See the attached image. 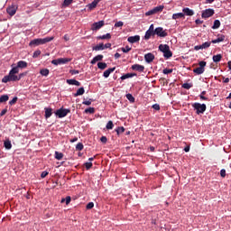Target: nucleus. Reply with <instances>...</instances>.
Instances as JSON below:
<instances>
[{"instance_id": "obj_1", "label": "nucleus", "mask_w": 231, "mask_h": 231, "mask_svg": "<svg viewBox=\"0 0 231 231\" xmlns=\"http://www.w3.org/2000/svg\"><path fill=\"white\" fill-rule=\"evenodd\" d=\"M17 73H19L17 68L13 67L9 71V74L2 79V82H4V84H6L7 82H18L19 78H17Z\"/></svg>"}, {"instance_id": "obj_2", "label": "nucleus", "mask_w": 231, "mask_h": 231, "mask_svg": "<svg viewBox=\"0 0 231 231\" xmlns=\"http://www.w3.org/2000/svg\"><path fill=\"white\" fill-rule=\"evenodd\" d=\"M53 39H55V37H53V36L34 39V40H32L30 42L29 46H41L42 44H46L48 42H51V41H53Z\"/></svg>"}, {"instance_id": "obj_3", "label": "nucleus", "mask_w": 231, "mask_h": 231, "mask_svg": "<svg viewBox=\"0 0 231 231\" xmlns=\"http://www.w3.org/2000/svg\"><path fill=\"white\" fill-rule=\"evenodd\" d=\"M159 51L163 52L164 59H171L172 57V51H171V47L168 44H160Z\"/></svg>"}, {"instance_id": "obj_4", "label": "nucleus", "mask_w": 231, "mask_h": 231, "mask_svg": "<svg viewBox=\"0 0 231 231\" xmlns=\"http://www.w3.org/2000/svg\"><path fill=\"white\" fill-rule=\"evenodd\" d=\"M192 107L197 115H203L207 111V105L200 103H193Z\"/></svg>"}, {"instance_id": "obj_5", "label": "nucleus", "mask_w": 231, "mask_h": 231, "mask_svg": "<svg viewBox=\"0 0 231 231\" xmlns=\"http://www.w3.org/2000/svg\"><path fill=\"white\" fill-rule=\"evenodd\" d=\"M199 66V68L193 69V73H196V75H203V73H205V66H207V61H200Z\"/></svg>"}, {"instance_id": "obj_6", "label": "nucleus", "mask_w": 231, "mask_h": 231, "mask_svg": "<svg viewBox=\"0 0 231 231\" xmlns=\"http://www.w3.org/2000/svg\"><path fill=\"white\" fill-rule=\"evenodd\" d=\"M69 113H71V110L68 108H60L55 111V115L58 118H64L65 116H68Z\"/></svg>"}, {"instance_id": "obj_7", "label": "nucleus", "mask_w": 231, "mask_h": 231, "mask_svg": "<svg viewBox=\"0 0 231 231\" xmlns=\"http://www.w3.org/2000/svg\"><path fill=\"white\" fill-rule=\"evenodd\" d=\"M70 59L69 58H60L57 60H51V64H53L54 66H59L60 64H68V62H70Z\"/></svg>"}, {"instance_id": "obj_8", "label": "nucleus", "mask_w": 231, "mask_h": 231, "mask_svg": "<svg viewBox=\"0 0 231 231\" xmlns=\"http://www.w3.org/2000/svg\"><path fill=\"white\" fill-rule=\"evenodd\" d=\"M215 12L214 9H206L202 12L201 17L202 19H208V17H212L214 15Z\"/></svg>"}, {"instance_id": "obj_9", "label": "nucleus", "mask_w": 231, "mask_h": 231, "mask_svg": "<svg viewBox=\"0 0 231 231\" xmlns=\"http://www.w3.org/2000/svg\"><path fill=\"white\" fill-rule=\"evenodd\" d=\"M158 12H163V5L154 7L153 9L148 11L145 15H154V14H158Z\"/></svg>"}, {"instance_id": "obj_10", "label": "nucleus", "mask_w": 231, "mask_h": 231, "mask_svg": "<svg viewBox=\"0 0 231 231\" xmlns=\"http://www.w3.org/2000/svg\"><path fill=\"white\" fill-rule=\"evenodd\" d=\"M104 24H106L105 22H104V20L99 21V22H96V23H94L92 24L91 30H92L93 32H97V30H100V28H102V26H104Z\"/></svg>"}, {"instance_id": "obj_11", "label": "nucleus", "mask_w": 231, "mask_h": 231, "mask_svg": "<svg viewBox=\"0 0 231 231\" xmlns=\"http://www.w3.org/2000/svg\"><path fill=\"white\" fill-rule=\"evenodd\" d=\"M155 35L158 37H167L168 33L162 27L155 28Z\"/></svg>"}, {"instance_id": "obj_12", "label": "nucleus", "mask_w": 231, "mask_h": 231, "mask_svg": "<svg viewBox=\"0 0 231 231\" xmlns=\"http://www.w3.org/2000/svg\"><path fill=\"white\" fill-rule=\"evenodd\" d=\"M131 68L134 71H139V73H143V71H145V66L143 65L134 64Z\"/></svg>"}, {"instance_id": "obj_13", "label": "nucleus", "mask_w": 231, "mask_h": 231, "mask_svg": "<svg viewBox=\"0 0 231 231\" xmlns=\"http://www.w3.org/2000/svg\"><path fill=\"white\" fill-rule=\"evenodd\" d=\"M154 54L148 52L147 54L144 55V60L147 62V64H151L152 60H154Z\"/></svg>"}, {"instance_id": "obj_14", "label": "nucleus", "mask_w": 231, "mask_h": 231, "mask_svg": "<svg viewBox=\"0 0 231 231\" xmlns=\"http://www.w3.org/2000/svg\"><path fill=\"white\" fill-rule=\"evenodd\" d=\"M14 68H17L18 73H19V68L21 69H24V68H28V62L24 61V60H20L17 62V66L14 67Z\"/></svg>"}, {"instance_id": "obj_15", "label": "nucleus", "mask_w": 231, "mask_h": 231, "mask_svg": "<svg viewBox=\"0 0 231 231\" xmlns=\"http://www.w3.org/2000/svg\"><path fill=\"white\" fill-rule=\"evenodd\" d=\"M128 42L134 44V42H140V35L130 36L127 39Z\"/></svg>"}, {"instance_id": "obj_16", "label": "nucleus", "mask_w": 231, "mask_h": 231, "mask_svg": "<svg viewBox=\"0 0 231 231\" xmlns=\"http://www.w3.org/2000/svg\"><path fill=\"white\" fill-rule=\"evenodd\" d=\"M154 35H156L155 31H150L148 29L145 32L144 39L145 41H149V39H151V37H154Z\"/></svg>"}, {"instance_id": "obj_17", "label": "nucleus", "mask_w": 231, "mask_h": 231, "mask_svg": "<svg viewBox=\"0 0 231 231\" xmlns=\"http://www.w3.org/2000/svg\"><path fill=\"white\" fill-rule=\"evenodd\" d=\"M182 12L184 15H188L189 17H192V15H194V11L189 7L183 8Z\"/></svg>"}, {"instance_id": "obj_18", "label": "nucleus", "mask_w": 231, "mask_h": 231, "mask_svg": "<svg viewBox=\"0 0 231 231\" xmlns=\"http://www.w3.org/2000/svg\"><path fill=\"white\" fill-rule=\"evenodd\" d=\"M115 69H116V67L105 70V72L103 73V77H105V79L109 78V76L111 75V73H113V71H115Z\"/></svg>"}, {"instance_id": "obj_19", "label": "nucleus", "mask_w": 231, "mask_h": 231, "mask_svg": "<svg viewBox=\"0 0 231 231\" xmlns=\"http://www.w3.org/2000/svg\"><path fill=\"white\" fill-rule=\"evenodd\" d=\"M44 110H45V118L46 120H48V118H50L51 115H53V109L50 107H45Z\"/></svg>"}, {"instance_id": "obj_20", "label": "nucleus", "mask_w": 231, "mask_h": 231, "mask_svg": "<svg viewBox=\"0 0 231 231\" xmlns=\"http://www.w3.org/2000/svg\"><path fill=\"white\" fill-rule=\"evenodd\" d=\"M102 59H104V55L99 54L93 58V60L90 61V64H97V62L102 60Z\"/></svg>"}, {"instance_id": "obj_21", "label": "nucleus", "mask_w": 231, "mask_h": 231, "mask_svg": "<svg viewBox=\"0 0 231 231\" xmlns=\"http://www.w3.org/2000/svg\"><path fill=\"white\" fill-rule=\"evenodd\" d=\"M133 77H136V73H126L121 77V80H125L127 79H133Z\"/></svg>"}, {"instance_id": "obj_22", "label": "nucleus", "mask_w": 231, "mask_h": 231, "mask_svg": "<svg viewBox=\"0 0 231 231\" xmlns=\"http://www.w3.org/2000/svg\"><path fill=\"white\" fill-rule=\"evenodd\" d=\"M67 84L69 86H80V82L77 79H67Z\"/></svg>"}, {"instance_id": "obj_23", "label": "nucleus", "mask_w": 231, "mask_h": 231, "mask_svg": "<svg viewBox=\"0 0 231 231\" xmlns=\"http://www.w3.org/2000/svg\"><path fill=\"white\" fill-rule=\"evenodd\" d=\"M84 93H86V90L84 89V87L79 88L77 92L74 94V97H80L82 95H84Z\"/></svg>"}, {"instance_id": "obj_24", "label": "nucleus", "mask_w": 231, "mask_h": 231, "mask_svg": "<svg viewBox=\"0 0 231 231\" xmlns=\"http://www.w3.org/2000/svg\"><path fill=\"white\" fill-rule=\"evenodd\" d=\"M6 12L9 15L14 16V14H16L17 10L15 9V6H11L7 8Z\"/></svg>"}, {"instance_id": "obj_25", "label": "nucleus", "mask_w": 231, "mask_h": 231, "mask_svg": "<svg viewBox=\"0 0 231 231\" xmlns=\"http://www.w3.org/2000/svg\"><path fill=\"white\" fill-rule=\"evenodd\" d=\"M94 51H102L105 50L104 43H99L98 45H96L95 47L92 48Z\"/></svg>"}, {"instance_id": "obj_26", "label": "nucleus", "mask_w": 231, "mask_h": 231, "mask_svg": "<svg viewBox=\"0 0 231 231\" xmlns=\"http://www.w3.org/2000/svg\"><path fill=\"white\" fill-rule=\"evenodd\" d=\"M225 41V35H220L217 39L212 40L211 42L212 44H217V42H223Z\"/></svg>"}, {"instance_id": "obj_27", "label": "nucleus", "mask_w": 231, "mask_h": 231, "mask_svg": "<svg viewBox=\"0 0 231 231\" xmlns=\"http://www.w3.org/2000/svg\"><path fill=\"white\" fill-rule=\"evenodd\" d=\"M4 146L5 147V149H7V151H10V149H12V141L11 140H5L4 142Z\"/></svg>"}, {"instance_id": "obj_28", "label": "nucleus", "mask_w": 231, "mask_h": 231, "mask_svg": "<svg viewBox=\"0 0 231 231\" xmlns=\"http://www.w3.org/2000/svg\"><path fill=\"white\" fill-rule=\"evenodd\" d=\"M221 59H223V55L217 54L213 56V62H221Z\"/></svg>"}, {"instance_id": "obj_29", "label": "nucleus", "mask_w": 231, "mask_h": 231, "mask_svg": "<svg viewBox=\"0 0 231 231\" xmlns=\"http://www.w3.org/2000/svg\"><path fill=\"white\" fill-rule=\"evenodd\" d=\"M183 17H185V14L183 13L173 14V15H172V19H174V20L181 19Z\"/></svg>"}, {"instance_id": "obj_30", "label": "nucleus", "mask_w": 231, "mask_h": 231, "mask_svg": "<svg viewBox=\"0 0 231 231\" xmlns=\"http://www.w3.org/2000/svg\"><path fill=\"white\" fill-rule=\"evenodd\" d=\"M219 26H221V22L219 20H215L212 26V30H217Z\"/></svg>"}, {"instance_id": "obj_31", "label": "nucleus", "mask_w": 231, "mask_h": 231, "mask_svg": "<svg viewBox=\"0 0 231 231\" xmlns=\"http://www.w3.org/2000/svg\"><path fill=\"white\" fill-rule=\"evenodd\" d=\"M97 5H98V0H94L91 4L88 5L89 10L97 8Z\"/></svg>"}, {"instance_id": "obj_32", "label": "nucleus", "mask_w": 231, "mask_h": 231, "mask_svg": "<svg viewBox=\"0 0 231 231\" xmlns=\"http://www.w3.org/2000/svg\"><path fill=\"white\" fill-rule=\"evenodd\" d=\"M97 39L99 41H104L106 39H111V33H106V34H104L102 36H97Z\"/></svg>"}, {"instance_id": "obj_33", "label": "nucleus", "mask_w": 231, "mask_h": 231, "mask_svg": "<svg viewBox=\"0 0 231 231\" xmlns=\"http://www.w3.org/2000/svg\"><path fill=\"white\" fill-rule=\"evenodd\" d=\"M54 157L56 160H61L62 158H64V153L60 152H55Z\"/></svg>"}, {"instance_id": "obj_34", "label": "nucleus", "mask_w": 231, "mask_h": 231, "mask_svg": "<svg viewBox=\"0 0 231 231\" xmlns=\"http://www.w3.org/2000/svg\"><path fill=\"white\" fill-rule=\"evenodd\" d=\"M40 73L41 75H42V77H48V75H50V69H41Z\"/></svg>"}, {"instance_id": "obj_35", "label": "nucleus", "mask_w": 231, "mask_h": 231, "mask_svg": "<svg viewBox=\"0 0 231 231\" xmlns=\"http://www.w3.org/2000/svg\"><path fill=\"white\" fill-rule=\"evenodd\" d=\"M97 68L99 69H106V68H107V63H106V62H98L97 63Z\"/></svg>"}, {"instance_id": "obj_36", "label": "nucleus", "mask_w": 231, "mask_h": 231, "mask_svg": "<svg viewBox=\"0 0 231 231\" xmlns=\"http://www.w3.org/2000/svg\"><path fill=\"white\" fill-rule=\"evenodd\" d=\"M10 97H8V95H3L0 97V104H3V102H8V99Z\"/></svg>"}, {"instance_id": "obj_37", "label": "nucleus", "mask_w": 231, "mask_h": 231, "mask_svg": "<svg viewBox=\"0 0 231 231\" xmlns=\"http://www.w3.org/2000/svg\"><path fill=\"white\" fill-rule=\"evenodd\" d=\"M210 44H212V42H206L201 44L202 50H207V48H210Z\"/></svg>"}, {"instance_id": "obj_38", "label": "nucleus", "mask_w": 231, "mask_h": 231, "mask_svg": "<svg viewBox=\"0 0 231 231\" xmlns=\"http://www.w3.org/2000/svg\"><path fill=\"white\" fill-rule=\"evenodd\" d=\"M125 131V128H124V126H119L116 129V132L117 134H122V133H124Z\"/></svg>"}, {"instance_id": "obj_39", "label": "nucleus", "mask_w": 231, "mask_h": 231, "mask_svg": "<svg viewBox=\"0 0 231 231\" xmlns=\"http://www.w3.org/2000/svg\"><path fill=\"white\" fill-rule=\"evenodd\" d=\"M205 95H207V91H202L199 95L200 100H208V97H205Z\"/></svg>"}, {"instance_id": "obj_40", "label": "nucleus", "mask_w": 231, "mask_h": 231, "mask_svg": "<svg viewBox=\"0 0 231 231\" xmlns=\"http://www.w3.org/2000/svg\"><path fill=\"white\" fill-rule=\"evenodd\" d=\"M106 127L107 130L113 129L115 127V125L113 124V121H108Z\"/></svg>"}, {"instance_id": "obj_41", "label": "nucleus", "mask_w": 231, "mask_h": 231, "mask_svg": "<svg viewBox=\"0 0 231 231\" xmlns=\"http://www.w3.org/2000/svg\"><path fill=\"white\" fill-rule=\"evenodd\" d=\"M126 98L131 102L132 104L134 103V97H133L131 94H126Z\"/></svg>"}, {"instance_id": "obj_42", "label": "nucleus", "mask_w": 231, "mask_h": 231, "mask_svg": "<svg viewBox=\"0 0 231 231\" xmlns=\"http://www.w3.org/2000/svg\"><path fill=\"white\" fill-rule=\"evenodd\" d=\"M84 149V144L82 143H79L76 145V151H82Z\"/></svg>"}, {"instance_id": "obj_43", "label": "nucleus", "mask_w": 231, "mask_h": 231, "mask_svg": "<svg viewBox=\"0 0 231 231\" xmlns=\"http://www.w3.org/2000/svg\"><path fill=\"white\" fill-rule=\"evenodd\" d=\"M64 201H66V205H69V203H71V197H69V196L66 197L65 199H63L61 200V203H64Z\"/></svg>"}, {"instance_id": "obj_44", "label": "nucleus", "mask_w": 231, "mask_h": 231, "mask_svg": "<svg viewBox=\"0 0 231 231\" xmlns=\"http://www.w3.org/2000/svg\"><path fill=\"white\" fill-rule=\"evenodd\" d=\"M71 3H73V0H64L62 6H69V5H71Z\"/></svg>"}, {"instance_id": "obj_45", "label": "nucleus", "mask_w": 231, "mask_h": 231, "mask_svg": "<svg viewBox=\"0 0 231 231\" xmlns=\"http://www.w3.org/2000/svg\"><path fill=\"white\" fill-rule=\"evenodd\" d=\"M17 100H19V98L17 97H14L11 101H9V105L14 106L17 104Z\"/></svg>"}, {"instance_id": "obj_46", "label": "nucleus", "mask_w": 231, "mask_h": 231, "mask_svg": "<svg viewBox=\"0 0 231 231\" xmlns=\"http://www.w3.org/2000/svg\"><path fill=\"white\" fill-rule=\"evenodd\" d=\"M85 113H89L90 115H93V113H95V108L94 107L86 108Z\"/></svg>"}, {"instance_id": "obj_47", "label": "nucleus", "mask_w": 231, "mask_h": 231, "mask_svg": "<svg viewBox=\"0 0 231 231\" xmlns=\"http://www.w3.org/2000/svg\"><path fill=\"white\" fill-rule=\"evenodd\" d=\"M92 102H93V99L89 98L87 101H83L82 104H83V106H91Z\"/></svg>"}, {"instance_id": "obj_48", "label": "nucleus", "mask_w": 231, "mask_h": 231, "mask_svg": "<svg viewBox=\"0 0 231 231\" xmlns=\"http://www.w3.org/2000/svg\"><path fill=\"white\" fill-rule=\"evenodd\" d=\"M121 50L123 53H129V51H131V47L125 46V48H122Z\"/></svg>"}, {"instance_id": "obj_49", "label": "nucleus", "mask_w": 231, "mask_h": 231, "mask_svg": "<svg viewBox=\"0 0 231 231\" xmlns=\"http://www.w3.org/2000/svg\"><path fill=\"white\" fill-rule=\"evenodd\" d=\"M182 88H183L184 89H190V88H192V84L184 83V84L182 85Z\"/></svg>"}, {"instance_id": "obj_50", "label": "nucleus", "mask_w": 231, "mask_h": 231, "mask_svg": "<svg viewBox=\"0 0 231 231\" xmlns=\"http://www.w3.org/2000/svg\"><path fill=\"white\" fill-rule=\"evenodd\" d=\"M39 55H41V50L35 51L32 54V57H33V59H37V57H39Z\"/></svg>"}, {"instance_id": "obj_51", "label": "nucleus", "mask_w": 231, "mask_h": 231, "mask_svg": "<svg viewBox=\"0 0 231 231\" xmlns=\"http://www.w3.org/2000/svg\"><path fill=\"white\" fill-rule=\"evenodd\" d=\"M93 207H95V203L93 202H89L88 204H87V210H91V208H93Z\"/></svg>"}, {"instance_id": "obj_52", "label": "nucleus", "mask_w": 231, "mask_h": 231, "mask_svg": "<svg viewBox=\"0 0 231 231\" xmlns=\"http://www.w3.org/2000/svg\"><path fill=\"white\" fill-rule=\"evenodd\" d=\"M162 73H164V75H169V74L172 73V69H164L162 70Z\"/></svg>"}, {"instance_id": "obj_53", "label": "nucleus", "mask_w": 231, "mask_h": 231, "mask_svg": "<svg viewBox=\"0 0 231 231\" xmlns=\"http://www.w3.org/2000/svg\"><path fill=\"white\" fill-rule=\"evenodd\" d=\"M85 167H86L87 171H89V169H91V167H93V162H85Z\"/></svg>"}, {"instance_id": "obj_54", "label": "nucleus", "mask_w": 231, "mask_h": 231, "mask_svg": "<svg viewBox=\"0 0 231 231\" xmlns=\"http://www.w3.org/2000/svg\"><path fill=\"white\" fill-rule=\"evenodd\" d=\"M121 26H124V22L119 21L115 23L116 28H121Z\"/></svg>"}, {"instance_id": "obj_55", "label": "nucleus", "mask_w": 231, "mask_h": 231, "mask_svg": "<svg viewBox=\"0 0 231 231\" xmlns=\"http://www.w3.org/2000/svg\"><path fill=\"white\" fill-rule=\"evenodd\" d=\"M220 176H221L222 178H225V177L226 176V171L225 169H222V170L220 171Z\"/></svg>"}, {"instance_id": "obj_56", "label": "nucleus", "mask_w": 231, "mask_h": 231, "mask_svg": "<svg viewBox=\"0 0 231 231\" xmlns=\"http://www.w3.org/2000/svg\"><path fill=\"white\" fill-rule=\"evenodd\" d=\"M100 142H101L102 143H107V137L102 136V137L100 138Z\"/></svg>"}, {"instance_id": "obj_57", "label": "nucleus", "mask_w": 231, "mask_h": 231, "mask_svg": "<svg viewBox=\"0 0 231 231\" xmlns=\"http://www.w3.org/2000/svg\"><path fill=\"white\" fill-rule=\"evenodd\" d=\"M48 174H50V172H48L46 171H42V174H41V178L44 179V178H46V176H48Z\"/></svg>"}, {"instance_id": "obj_58", "label": "nucleus", "mask_w": 231, "mask_h": 231, "mask_svg": "<svg viewBox=\"0 0 231 231\" xmlns=\"http://www.w3.org/2000/svg\"><path fill=\"white\" fill-rule=\"evenodd\" d=\"M194 50H195L196 51H199V50H203V47H202V45H196V46L194 47Z\"/></svg>"}, {"instance_id": "obj_59", "label": "nucleus", "mask_w": 231, "mask_h": 231, "mask_svg": "<svg viewBox=\"0 0 231 231\" xmlns=\"http://www.w3.org/2000/svg\"><path fill=\"white\" fill-rule=\"evenodd\" d=\"M152 109H155V111H160V106L158 104L152 105Z\"/></svg>"}, {"instance_id": "obj_60", "label": "nucleus", "mask_w": 231, "mask_h": 231, "mask_svg": "<svg viewBox=\"0 0 231 231\" xmlns=\"http://www.w3.org/2000/svg\"><path fill=\"white\" fill-rule=\"evenodd\" d=\"M26 75V72H23V73H20L18 76H17V79H19V80H21L23 79V77H25Z\"/></svg>"}, {"instance_id": "obj_61", "label": "nucleus", "mask_w": 231, "mask_h": 231, "mask_svg": "<svg viewBox=\"0 0 231 231\" xmlns=\"http://www.w3.org/2000/svg\"><path fill=\"white\" fill-rule=\"evenodd\" d=\"M69 73H71L72 75H79V71L77 69H72L69 71Z\"/></svg>"}, {"instance_id": "obj_62", "label": "nucleus", "mask_w": 231, "mask_h": 231, "mask_svg": "<svg viewBox=\"0 0 231 231\" xmlns=\"http://www.w3.org/2000/svg\"><path fill=\"white\" fill-rule=\"evenodd\" d=\"M5 113H8V110H7V109L2 110L1 113H0V116H5Z\"/></svg>"}, {"instance_id": "obj_63", "label": "nucleus", "mask_w": 231, "mask_h": 231, "mask_svg": "<svg viewBox=\"0 0 231 231\" xmlns=\"http://www.w3.org/2000/svg\"><path fill=\"white\" fill-rule=\"evenodd\" d=\"M196 24H203V21L199 20V19H197L195 21Z\"/></svg>"}, {"instance_id": "obj_64", "label": "nucleus", "mask_w": 231, "mask_h": 231, "mask_svg": "<svg viewBox=\"0 0 231 231\" xmlns=\"http://www.w3.org/2000/svg\"><path fill=\"white\" fill-rule=\"evenodd\" d=\"M105 50H106L107 48H111V43H106L104 45Z\"/></svg>"}]
</instances>
